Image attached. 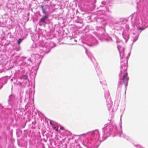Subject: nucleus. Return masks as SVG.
I'll return each mask as SVG.
<instances>
[{
    "mask_svg": "<svg viewBox=\"0 0 148 148\" xmlns=\"http://www.w3.org/2000/svg\"><path fill=\"white\" fill-rule=\"evenodd\" d=\"M127 75L128 74L127 73H125L123 75L122 79L123 82H127L128 81V78L127 77Z\"/></svg>",
    "mask_w": 148,
    "mask_h": 148,
    "instance_id": "f257e3e1",
    "label": "nucleus"
},
{
    "mask_svg": "<svg viewBox=\"0 0 148 148\" xmlns=\"http://www.w3.org/2000/svg\"><path fill=\"white\" fill-rule=\"evenodd\" d=\"M48 17V16L47 14L44 16L43 17H42L40 20V21L42 22V23H45V21L47 19Z\"/></svg>",
    "mask_w": 148,
    "mask_h": 148,
    "instance_id": "f03ea898",
    "label": "nucleus"
},
{
    "mask_svg": "<svg viewBox=\"0 0 148 148\" xmlns=\"http://www.w3.org/2000/svg\"><path fill=\"white\" fill-rule=\"evenodd\" d=\"M21 79H27V77L26 75H23L21 77Z\"/></svg>",
    "mask_w": 148,
    "mask_h": 148,
    "instance_id": "7ed1b4c3",
    "label": "nucleus"
},
{
    "mask_svg": "<svg viewBox=\"0 0 148 148\" xmlns=\"http://www.w3.org/2000/svg\"><path fill=\"white\" fill-rule=\"evenodd\" d=\"M23 39H21V38L19 39L17 41V43L18 45H19L21 43V42H22V41Z\"/></svg>",
    "mask_w": 148,
    "mask_h": 148,
    "instance_id": "20e7f679",
    "label": "nucleus"
},
{
    "mask_svg": "<svg viewBox=\"0 0 148 148\" xmlns=\"http://www.w3.org/2000/svg\"><path fill=\"white\" fill-rule=\"evenodd\" d=\"M42 12L44 14H45L46 12L45 10V9L44 8L43 6H42Z\"/></svg>",
    "mask_w": 148,
    "mask_h": 148,
    "instance_id": "39448f33",
    "label": "nucleus"
},
{
    "mask_svg": "<svg viewBox=\"0 0 148 148\" xmlns=\"http://www.w3.org/2000/svg\"><path fill=\"white\" fill-rule=\"evenodd\" d=\"M88 133H84V134H81L79 136H82L86 135Z\"/></svg>",
    "mask_w": 148,
    "mask_h": 148,
    "instance_id": "423d86ee",
    "label": "nucleus"
},
{
    "mask_svg": "<svg viewBox=\"0 0 148 148\" xmlns=\"http://www.w3.org/2000/svg\"><path fill=\"white\" fill-rule=\"evenodd\" d=\"M145 29V28H143L142 27H139L138 28V30H144Z\"/></svg>",
    "mask_w": 148,
    "mask_h": 148,
    "instance_id": "0eeeda50",
    "label": "nucleus"
},
{
    "mask_svg": "<svg viewBox=\"0 0 148 148\" xmlns=\"http://www.w3.org/2000/svg\"><path fill=\"white\" fill-rule=\"evenodd\" d=\"M64 127L62 126H60V129L62 130H64Z\"/></svg>",
    "mask_w": 148,
    "mask_h": 148,
    "instance_id": "6e6552de",
    "label": "nucleus"
},
{
    "mask_svg": "<svg viewBox=\"0 0 148 148\" xmlns=\"http://www.w3.org/2000/svg\"><path fill=\"white\" fill-rule=\"evenodd\" d=\"M95 132L94 131H93L92 132L91 134L92 135H93L95 134Z\"/></svg>",
    "mask_w": 148,
    "mask_h": 148,
    "instance_id": "1a4fd4ad",
    "label": "nucleus"
},
{
    "mask_svg": "<svg viewBox=\"0 0 148 148\" xmlns=\"http://www.w3.org/2000/svg\"><path fill=\"white\" fill-rule=\"evenodd\" d=\"M121 21L123 22L124 21V19L123 18H121Z\"/></svg>",
    "mask_w": 148,
    "mask_h": 148,
    "instance_id": "9d476101",
    "label": "nucleus"
},
{
    "mask_svg": "<svg viewBox=\"0 0 148 148\" xmlns=\"http://www.w3.org/2000/svg\"><path fill=\"white\" fill-rule=\"evenodd\" d=\"M50 123L51 125H52V122L51 120L50 121Z\"/></svg>",
    "mask_w": 148,
    "mask_h": 148,
    "instance_id": "9b49d317",
    "label": "nucleus"
},
{
    "mask_svg": "<svg viewBox=\"0 0 148 148\" xmlns=\"http://www.w3.org/2000/svg\"><path fill=\"white\" fill-rule=\"evenodd\" d=\"M56 131H58V129L57 128V129H56Z\"/></svg>",
    "mask_w": 148,
    "mask_h": 148,
    "instance_id": "f8f14e48",
    "label": "nucleus"
},
{
    "mask_svg": "<svg viewBox=\"0 0 148 148\" xmlns=\"http://www.w3.org/2000/svg\"><path fill=\"white\" fill-rule=\"evenodd\" d=\"M56 128V127H53V129H55Z\"/></svg>",
    "mask_w": 148,
    "mask_h": 148,
    "instance_id": "ddd939ff",
    "label": "nucleus"
},
{
    "mask_svg": "<svg viewBox=\"0 0 148 148\" xmlns=\"http://www.w3.org/2000/svg\"><path fill=\"white\" fill-rule=\"evenodd\" d=\"M49 0H45V1H49Z\"/></svg>",
    "mask_w": 148,
    "mask_h": 148,
    "instance_id": "4468645a",
    "label": "nucleus"
}]
</instances>
